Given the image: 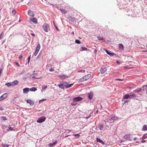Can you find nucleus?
<instances>
[{
    "label": "nucleus",
    "mask_w": 147,
    "mask_h": 147,
    "mask_svg": "<svg viewBox=\"0 0 147 147\" xmlns=\"http://www.w3.org/2000/svg\"><path fill=\"white\" fill-rule=\"evenodd\" d=\"M28 15L34 17V14L33 12L29 10L28 12Z\"/></svg>",
    "instance_id": "6ab92c4d"
},
{
    "label": "nucleus",
    "mask_w": 147,
    "mask_h": 147,
    "mask_svg": "<svg viewBox=\"0 0 147 147\" xmlns=\"http://www.w3.org/2000/svg\"><path fill=\"white\" fill-rule=\"evenodd\" d=\"M4 110V108L2 107H1V106H0V110L1 111H3Z\"/></svg>",
    "instance_id": "4d7b16f0"
},
{
    "label": "nucleus",
    "mask_w": 147,
    "mask_h": 147,
    "mask_svg": "<svg viewBox=\"0 0 147 147\" xmlns=\"http://www.w3.org/2000/svg\"><path fill=\"white\" fill-rule=\"evenodd\" d=\"M116 62L118 65H119L121 63L119 61H117Z\"/></svg>",
    "instance_id": "13d9d810"
},
{
    "label": "nucleus",
    "mask_w": 147,
    "mask_h": 147,
    "mask_svg": "<svg viewBox=\"0 0 147 147\" xmlns=\"http://www.w3.org/2000/svg\"><path fill=\"white\" fill-rule=\"evenodd\" d=\"M4 33L3 32H2L0 34V40L2 38L3 36Z\"/></svg>",
    "instance_id": "a19ab883"
},
{
    "label": "nucleus",
    "mask_w": 147,
    "mask_h": 147,
    "mask_svg": "<svg viewBox=\"0 0 147 147\" xmlns=\"http://www.w3.org/2000/svg\"><path fill=\"white\" fill-rule=\"evenodd\" d=\"M40 47V44H38L37 45V47H36V50L39 51Z\"/></svg>",
    "instance_id": "473e14b6"
},
{
    "label": "nucleus",
    "mask_w": 147,
    "mask_h": 147,
    "mask_svg": "<svg viewBox=\"0 0 147 147\" xmlns=\"http://www.w3.org/2000/svg\"><path fill=\"white\" fill-rule=\"evenodd\" d=\"M146 141L145 140H143L141 141V142L142 143H145L146 142Z\"/></svg>",
    "instance_id": "e2e57ef3"
},
{
    "label": "nucleus",
    "mask_w": 147,
    "mask_h": 147,
    "mask_svg": "<svg viewBox=\"0 0 147 147\" xmlns=\"http://www.w3.org/2000/svg\"><path fill=\"white\" fill-rule=\"evenodd\" d=\"M97 50L96 49H95L94 51V53H95L96 54L97 52Z\"/></svg>",
    "instance_id": "338daca9"
},
{
    "label": "nucleus",
    "mask_w": 147,
    "mask_h": 147,
    "mask_svg": "<svg viewBox=\"0 0 147 147\" xmlns=\"http://www.w3.org/2000/svg\"><path fill=\"white\" fill-rule=\"evenodd\" d=\"M147 137V134H145L142 136V138Z\"/></svg>",
    "instance_id": "864d4df0"
},
{
    "label": "nucleus",
    "mask_w": 147,
    "mask_h": 147,
    "mask_svg": "<svg viewBox=\"0 0 147 147\" xmlns=\"http://www.w3.org/2000/svg\"><path fill=\"white\" fill-rule=\"evenodd\" d=\"M85 71V70H81L79 71L80 72H84Z\"/></svg>",
    "instance_id": "69168bd1"
},
{
    "label": "nucleus",
    "mask_w": 147,
    "mask_h": 147,
    "mask_svg": "<svg viewBox=\"0 0 147 147\" xmlns=\"http://www.w3.org/2000/svg\"><path fill=\"white\" fill-rule=\"evenodd\" d=\"M5 85L9 87L11 86H12L11 83H7L5 84Z\"/></svg>",
    "instance_id": "e433bc0d"
},
{
    "label": "nucleus",
    "mask_w": 147,
    "mask_h": 147,
    "mask_svg": "<svg viewBox=\"0 0 147 147\" xmlns=\"http://www.w3.org/2000/svg\"><path fill=\"white\" fill-rule=\"evenodd\" d=\"M84 81H85V80H84V78L83 77L80 79V80L78 81V83H81Z\"/></svg>",
    "instance_id": "f704fd0d"
},
{
    "label": "nucleus",
    "mask_w": 147,
    "mask_h": 147,
    "mask_svg": "<svg viewBox=\"0 0 147 147\" xmlns=\"http://www.w3.org/2000/svg\"><path fill=\"white\" fill-rule=\"evenodd\" d=\"M58 76L62 80H64L66 78H68V76L65 75H59Z\"/></svg>",
    "instance_id": "9b49d317"
},
{
    "label": "nucleus",
    "mask_w": 147,
    "mask_h": 147,
    "mask_svg": "<svg viewBox=\"0 0 147 147\" xmlns=\"http://www.w3.org/2000/svg\"><path fill=\"white\" fill-rule=\"evenodd\" d=\"M107 69V65L102 66L100 69V72L101 74H104Z\"/></svg>",
    "instance_id": "7ed1b4c3"
},
{
    "label": "nucleus",
    "mask_w": 147,
    "mask_h": 147,
    "mask_svg": "<svg viewBox=\"0 0 147 147\" xmlns=\"http://www.w3.org/2000/svg\"><path fill=\"white\" fill-rule=\"evenodd\" d=\"M77 104V103H75H75H74H74H71V105L73 106H75Z\"/></svg>",
    "instance_id": "09e8293b"
},
{
    "label": "nucleus",
    "mask_w": 147,
    "mask_h": 147,
    "mask_svg": "<svg viewBox=\"0 0 147 147\" xmlns=\"http://www.w3.org/2000/svg\"><path fill=\"white\" fill-rule=\"evenodd\" d=\"M3 70L2 69H0V76L1 75Z\"/></svg>",
    "instance_id": "bf43d9fd"
},
{
    "label": "nucleus",
    "mask_w": 147,
    "mask_h": 147,
    "mask_svg": "<svg viewBox=\"0 0 147 147\" xmlns=\"http://www.w3.org/2000/svg\"><path fill=\"white\" fill-rule=\"evenodd\" d=\"M80 51H90L91 50L89 49H88L87 48L84 47H81L80 48Z\"/></svg>",
    "instance_id": "9d476101"
},
{
    "label": "nucleus",
    "mask_w": 147,
    "mask_h": 147,
    "mask_svg": "<svg viewBox=\"0 0 147 147\" xmlns=\"http://www.w3.org/2000/svg\"><path fill=\"white\" fill-rule=\"evenodd\" d=\"M42 28L45 32H48V29L49 27V25L47 24H44L43 25Z\"/></svg>",
    "instance_id": "39448f33"
},
{
    "label": "nucleus",
    "mask_w": 147,
    "mask_h": 147,
    "mask_svg": "<svg viewBox=\"0 0 147 147\" xmlns=\"http://www.w3.org/2000/svg\"><path fill=\"white\" fill-rule=\"evenodd\" d=\"M105 125L102 124L98 125V127L100 130H104L105 129V127H104Z\"/></svg>",
    "instance_id": "f3484780"
},
{
    "label": "nucleus",
    "mask_w": 147,
    "mask_h": 147,
    "mask_svg": "<svg viewBox=\"0 0 147 147\" xmlns=\"http://www.w3.org/2000/svg\"><path fill=\"white\" fill-rule=\"evenodd\" d=\"M58 86L59 88H61L62 89H64V87L65 86L64 85L63 83L59 84Z\"/></svg>",
    "instance_id": "393cba45"
},
{
    "label": "nucleus",
    "mask_w": 147,
    "mask_h": 147,
    "mask_svg": "<svg viewBox=\"0 0 147 147\" xmlns=\"http://www.w3.org/2000/svg\"><path fill=\"white\" fill-rule=\"evenodd\" d=\"M57 140H55L54 142L53 143H49L48 144V146L50 147H52V146H53L56 145V144H57Z\"/></svg>",
    "instance_id": "ddd939ff"
},
{
    "label": "nucleus",
    "mask_w": 147,
    "mask_h": 147,
    "mask_svg": "<svg viewBox=\"0 0 147 147\" xmlns=\"http://www.w3.org/2000/svg\"><path fill=\"white\" fill-rule=\"evenodd\" d=\"M46 100V99H41L39 100V103H40L41 102L45 101Z\"/></svg>",
    "instance_id": "3c124183"
},
{
    "label": "nucleus",
    "mask_w": 147,
    "mask_h": 147,
    "mask_svg": "<svg viewBox=\"0 0 147 147\" xmlns=\"http://www.w3.org/2000/svg\"><path fill=\"white\" fill-rule=\"evenodd\" d=\"M91 77V75L90 74H88L86 75L85 76L83 77L84 78V80H88Z\"/></svg>",
    "instance_id": "a211bd4d"
},
{
    "label": "nucleus",
    "mask_w": 147,
    "mask_h": 147,
    "mask_svg": "<svg viewBox=\"0 0 147 147\" xmlns=\"http://www.w3.org/2000/svg\"><path fill=\"white\" fill-rule=\"evenodd\" d=\"M37 90L36 88L35 87H33L31 88H30V90L32 92H35Z\"/></svg>",
    "instance_id": "cd10ccee"
},
{
    "label": "nucleus",
    "mask_w": 147,
    "mask_h": 147,
    "mask_svg": "<svg viewBox=\"0 0 147 147\" xmlns=\"http://www.w3.org/2000/svg\"><path fill=\"white\" fill-rule=\"evenodd\" d=\"M68 18L70 21L74 22L76 20V19L74 17H72L71 16H68Z\"/></svg>",
    "instance_id": "2eb2a0df"
},
{
    "label": "nucleus",
    "mask_w": 147,
    "mask_h": 147,
    "mask_svg": "<svg viewBox=\"0 0 147 147\" xmlns=\"http://www.w3.org/2000/svg\"><path fill=\"white\" fill-rule=\"evenodd\" d=\"M75 42L78 44H80L81 43V41L79 40L76 39L75 41Z\"/></svg>",
    "instance_id": "4c0bfd02"
},
{
    "label": "nucleus",
    "mask_w": 147,
    "mask_h": 147,
    "mask_svg": "<svg viewBox=\"0 0 147 147\" xmlns=\"http://www.w3.org/2000/svg\"><path fill=\"white\" fill-rule=\"evenodd\" d=\"M9 145L6 144H2V147H8Z\"/></svg>",
    "instance_id": "c9c22d12"
},
{
    "label": "nucleus",
    "mask_w": 147,
    "mask_h": 147,
    "mask_svg": "<svg viewBox=\"0 0 147 147\" xmlns=\"http://www.w3.org/2000/svg\"><path fill=\"white\" fill-rule=\"evenodd\" d=\"M98 38L99 40H103L104 39V38L100 36H98Z\"/></svg>",
    "instance_id": "ea45409f"
},
{
    "label": "nucleus",
    "mask_w": 147,
    "mask_h": 147,
    "mask_svg": "<svg viewBox=\"0 0 147 147\" xmlns=\"http://www.w3.org/2000/svg\"><path fill=\"white\" fill-rule=\"evenodd\" d=\"M123 8L125 11L127 13L126 14L128 16H131L132 17H135L136 16V13L134 10L131 9V8L128 6L123 7Z\"/></svg>",
    "instance_id": "f257e3e1"
},
{
    "label": "nucleus",
    "mask_w": 147,
    "mask_h": 147,
    "mask_svg": "<svg viewBox=\"0 0 147 147\" xmlns=\"http://www.w3.org/2000/svg\"><path fill=\"white\" fill-rule=\"evenodd\" d=\"M9 129L11 131H12L14 130L11 127H9Z\"/></svg>",
    "instance_id": "8fccbe9b"
},
{
    "label": "nucleus",
    "mask_w": 147,
    "mask_h": 147,
    "mask_svg": "<svg viewBox=\"0 0 147 147\" xmlns=\"http://www.w3.org/2000/svg\"><path fill=\"white\" fill-rule=\"evenodd\" d=\"M7 96V93H5L3 94L0 97V101H2L3 99L6 98Z\"/></svg>",
    "instance_id": "1a4fd4ad"
},
{
    "label": "nucleus",
    "mask_w": 147,
    "mask_h": 147,
    "mask_svg": "<svg viewBox=\"0 0 147 147\" xmlns=\"http://www.w3.org/2000/svg\"><path fill=\"white\" fill-rule=\"evenodd\" d=\"M142 91V88H138L137 89L134 90L133 91L134 92H137L139 93V92H141Z\"/></svg>",
    "instance_id": "5701e85b"
},
{
    "label": "nucleus",
    "mask_w": 147,
    "mask_h": 147,
    "mask_svg": "<svg viewBox=\"0 0 147 147\" xmlns=\"http://www.w3.org/2000/svg\"><path fill=\"white\" fill-rule=\"evenodd\" d=\"M12 86H14L19 84V82L17 80H15L11 82Z\"/></svg>",
    "instance_id": "f8f14e48"
},
{
    "label": "nucleus",
    "mask_w": 147,
    "mask_h": 147,
    "mask_svg": "<svg viewBox=\"0 0 147 147\" xmlns=\"http://www.w3.org/2000/svg\"><path fill=\"white\" fill-rule=\"evenodd\" d=\"M142 130L144 131H146L147 130V125H144L143 126L142 128Z\"/></svg>",
    "instance_id": "c756f323"
},
{
    "label": "nucleus",
    "mask_w": 147,
    "mask_h": 147,
    "mask_svg": "<svg viewBox=\"0 0 147 147\" xmlns=\"http://www.w3.org/2000/svg\"><path fill=\"white\" fill-rule=\"evenodd\" d=\"M104 50L110 56H113L114 55V53L111 51L107 49H105Z\"/></svg>",
    "instance_id": "423d86ee"
},
{
    "label": "nucleus",
    "mask_w": 147,
    "mask_h": 147,
    "mask_svg": "<svg viewBox=\"0 0 147 147\" xmlns=\"http://www.w3.org/2000/svg\"><path fill=\"white\" fill-rule=\"evenodd\" d=\"M91 116V113H90L88 116L86 117L85 118L86 119H88Z\"/></svg>",
    "instance_id": "de8ad7c7"
},
{
    "label": "nucleus",
    "mask_w": 147,
    "mask_h": 147,
    "mask_svg": "<svg viewBox=\"0 0 147 147\" xmlns=\"http://www.w3.org/2000/svg\"><path fill=\"white\" fill-rule=\"evenodd\" d=\"M130 98V95L128 94H126L123 96V98L125 99H127Z\"/></svg>",
    "instance_id": "2f4dec72"
},
{
    "label": "nucleus",
    "mask_w": 147,
    "mask_h": 147,
    "mask_svg": "<svg viewBox=\"0 0 147 147\" xmlns=\"http://www.w3.org/2000/svg\"><path fill=\"white\" fill-rule=\"evenodd\" d=\"M12 13L14 15H15L16 13V11L15 10H13L12 11Z\"/></svg>",
    "instance_id": "603ef678"
},
{
    "label": "nucleus",
    "mask_w": 147,
    "mask_h": 147,
    "mask_svg": "<svg viewBox=\"0 0 147 147\" xmlns=\"http://www.w3.org/2000/svg\"><path fill=\"white\" fill-rule=\"evenodd\" d=\"M96 141L97 142H99L100 143H101L102 144H104L105 143V142H104L102 140L98 138H96Z\"/></svg>",
    "instance_id": "4be33fe9"
},
{
    "label": "nucleus",
    "mask_w": 147,
    "mask_h": 147,
    "mask_svg": "<svg viewBox=\"0 0 147 147\" xmlns=\"http://www.w3.org/2000/svg\"><path fill=\"white\" fill-rule=\"evenodd\" d=\"M136 96L135 94L130 95V99L135 98H136Z\"/></svg>",
    "instance_id": "72a5a7b5"
},
{
    "label": "nucleus",
    "mask_w": 147,
    "mask_h": 147,
    "mask_svg": "<svg viewBox=\"0 0 147 147\" xmlns=\"http://www.w3.org/2000/svg\"><path fill=\"white\" fill-rule=\"evenodd\" d=\"M82 97L80 96H77L74 97L73 98L72 100L73 102L75 103L76 102L81 101L83 100Z\"/></svg>",
    "instance_id": "20e7f679"
},
{
    "label": "nucleus",
    "mask_w": 147,
    "mask_h": 147,
    "mask_svg": "<svg viewBox=\"0 0 147 147\" xmlns=\"http://www.w3.org/2000/svg\"><path fill=\"white\" fill-rule=\"evenodd\" d=\"M29 91H30V88H26L23 89V92L25 94H27Z\"/></svg>",
    "instance_id": "aec40b11"
},
{
    "label": "nucleus",
    "mask_w": 147,
    "mask_h": 147,
    "mask_svg": "<svg viewBox=\"0 0 147 147\" xmlns=\"http://www.w3.org/2000/svg\"><path fill=\"white\" fill-rule=\"evenodd\" d=\"M26 102L27 103L31 105H33L34 104L33 101L30 99L27 100Z\"/></svg>",
    "instance_id": "412c9836"
},
{
    "label": "nucleus",
    "mask_w": 147,
    "mask_h": 147,
    "mask_svg": "<svg viewBox=\"0 0 147 147\" xmlns=\"http://www.w3.org/2000/svg\"><path fill=\"white\" fill-rule=\"evenodd\" d=\"M118 119V117L115 115L111 117V118H108V120L110 121H114Z\"/></svg>",
    "instance_id": "0eeeda50"
},
{
    "label": "nucleus",
    "mask_w": 147,
    "mask_h": 147,
    "mask_svg": "<svg viewBox=\"0 0 147 147\" xmlns=\"http://www.w3.org/2000/svg\"><path fill=\"white\" fill-rule=\"evenodd\" d=\"M53 24H54V26H55V27L56 29V30H57L58 31H59V29L58 28L57 26L56 25L55 23V22L54 21L53 22Z\"/></svg>",
    "instance_id": "79ce46f5"
},
{
    "label": "nucleus",
    "mask_w": 147,
    "mask_h": 147,
    "mask_svg": "<svg viewBox=\"0 0 147 147\" xmlns=\"http://www.w3.org/2000/svg\"><path fill=\"white\" fill-rule=\"evenodd\" d=\"M146 88H147V87H146V86H144L142 88H142V90L144 91L145 90H146Z\"/></svg>",
    "instance_id": "37998d69"
},
{
    "label": "nucleus",
    "mask_w": 147,
    "mask_h": 147,
    "mask_svg": "<svg viewBox=\"0 0 147 147\" xmlns=\"http://www.w3.org/2000/svg\"><path fill=\"white\" fill-rule=\"evenodd\" d=\"M123 138L126 140L129 141H131V140L130 138V135L129 134L125 135L123 136Z\"/></svg>",
    "instance_id": "4468645a"
},
{
    "label": "nucleus",
    "mask_w": 147,
    "mask_h": 147,
    "mask_svg": "<svg viewBox=\"0 0 147 147\" xmlns=\"http://www.w3.org/2000/svg\"><path fill=\"white\" fill-rule=\"evenodd\" d=\"M119 48L120 50H123L124 47L122 44L120 43L119 44Z\"/></svg>",
    "instance_id": "a878e982"
},
{
    "label": "nucleus",
    "mask_w": 147,
    "mask_h": 147,
    "mask_svg": "<svg viewBox=\"0 0 147 147\" xmlns=\"http://www.w3.org/2000/svg\"><path fill=\"white\" fill-rule=\"evenodd\" d=\"M73 135L76 138H78L80 136V135L78 134H73Z\"/></svg>",
    "instance_id": "58836bf2"
},
{
    "label": "nucleus",
    "mask_w": 147,
    "mask_h": 147,
    "mask_svg": "<svg viewBox=\"0 0 147 147\" xmlns=\"http://www.w3.org/2000/svg\"><path fill=\"white\" fill-rule=\"evenodd\" d=\"M30 57H31V55H30L28 58L27 60H28V64H29V63L30 62Z\"/></svg>",
    "instance_id": "a18cd8bd"
},
{
    "label": "nucleus",
    "mask_w": 147,
    "mask_h": 147,
    "mask_svg": "<svg viewBox=\"0 0 147 147\" xmlns=\"http://www.w3.org/2000/svg\"><path fill=\"white\" fill-rule=\"evenodd\" d=\"M54 71V69L52 68H51L50 69H49V71Z\"/></svg>",
    "instance_id": "6e6d98bb"
},
{
    "label": "nucleus",
    "mask_w": 147,
    "mask_h": 147,
    "mask_svg": "<svg viewBox=\"0 0 147 147\" xmlns=\"http://www.w3.org/2000/svg\"><path fill=\"white\" fill-rule=\"evenodd\" d=\"M0 120L1 121H6L8 120L4 116H1V117Z\"/></svg>",
    "instance_id": "c85d7f7f"
},
{
    "label": "nucleus",
    "mask_w": 147,
    "mask_h": 147,
    "mask_svg": "<svg viewBox=\"0 0 147 147\" xmlns=\"http://www.w3.org/2000/svg\"><path fill=\"white\" fill-rule=\"evenodd\" d=\"M124 142L123 140H120L119 141V142L120 143H122L123 142Z\"/></svg>",
    "instance_id": "680f3d73"
},
{
    "label": "nucleus",
    "mask_w": 147,
    "mask_h": 147,
    "mask_svg": "<svg viewBox=\"0 0 147 147\" xmlns=\"http://www.w3.org/2000/svg\"><path fill=\"white\" fill-rule=\"evenodd\" d=\"M74 85V84H68L67 85H64L65 87L66 88H69L72 86Z\"/></svg>",
    "instance_id": "bb28decb"
},
{
    "label": "nucleus",
    "mask_w": 147,
    "mask_h": 147,
    "mask_svg": "<svg viewBox=\"0 0 147 147\" xmlns=\"http://www.w3.org/2000/svg\"><path fill=\"white\" fill-rule=\"evenodd\" d=\"M93 96V92L91 91L89 93H88V98L90 100L92 99Z\"/></svg>",
    "instance_id": "6e6552de"
},
{
    "label": "nucleus",
    "mask_w": 147,
    "mask_h": 147,
    "mask_svg": "<svg viewBox=\"0 0 147 147\" xmlns=\"http://www.w3.org/2000/svg\"><path fill=\"white\" fill-rule=\"evenodd\" d=\"M117 80L120 81H122L123 80V79H117Z\"/></svg>",
    "instance_id": "052dcab7"
},
{
    "label": "nucleus",
    "mask_w": 147,
    "mask_h": 147,
    "mask_svg": "<svg viewBox=\"0 0 147 147\" xmlns=\"http://www.w3.org/2000/svg\"><path fill=\"white\" fill-rule=\"evenodd\" d=\"M23 57V56L22 55H20L19 57V59H21Z\"/></svg>",
    "instance_id": "5fc2aeb1"
},
{
    "label": "nucleus",
    "mask_w": 147,
    "mask_h": 147,
    "mask_svg": "<svg viewBox=\"0 0 147 147\" xmlns=\"http://www.w3.org/2000/svg\"><path fill=\"white\" fill-rule=\"evenodd\" d=\"M5 40H4L2 41V45H3V44H4V43L5 42Z\"/></svg>",
    "instance_id": "774afa93"
},
{
    "label": "nucleus",
    "mask_w": 147,
    "mask_h": 147,
    "mask_svg": "<svg viewBox=\"0 0 147 147\" xmlns=\"http://www.w3.org/2000/svg\"><path fill=\"white\" fill-rule=\"evenodd\" d=\"M34 75H37V74L36 73H34L32 75V78H35L36 79H40L41 78L40 77H36Z\"/></svg>",
    "instance_id": "b1692460"
},
{
    "label": "nucleus",
    "mask_w": 147,
    "mask_h": 147,
    "mask_svg": "<svg viewBox=\"0 0 147 147\" xmlns=\"http://www.w3.org/2000/svg\"><path fill=\"white\" fill-rule=\"evenodd\" d=\"M46 119V117L44 116H43L39 118L36 121L38 123H41L45 121Z\"/></svg>",
    "instance_id": "f03ea898"
},
{
    "label": "nucleus",
    "mask_w": 147,
    "mask_h": 147,
    "mask_svg": "<svg viewBox=\"0 0 147 147\" xmlns=\"http://www.w3.org/2000/svg\"><path fill=\"white\" fill-rule=\"evenodd\" d=\"M31 35H32V36H34V37H35V34H34V33H31Z\"/></svg>",
    "instance_id": "0e129e2a"
},
{
    "label": "nucleus",
    "mask_w": 147,
    "mask_h": 147,
    "mask_svg": "<svg viewBox=\"0 0 147 147\" xmlns=\"http://www.w3.org/2000/svg\"><path fill=\"white\" fill-rule=\"evenodd\" d=\"M38 51H37L35 50V52H34V55L35 56H36L37 55V54L38 53Z\"/></svg>",
    "instance_id": "49530a36"
},
{
    "label": "nucleus",
    "mask_w": 147,
    "mask_h": 147,
    "mask_svg": "<svg viewBox=\"0 0 147 147\" xmlns=\"http://www.w3.org/2000/svg\"><path fill=\"white\" fill-rule=\"evenodd\" d=\"M30 20L35 24H37L38 23L37 22V19L35 17L33 18H30Z\"/></svg>",
    "instance_id": "dca6fc26"
},
{
    "label": "nucleus",
    "mask_w": 147,
    "mask_h": 147,
    "mask_svg": "<svg viewBox=\"0 0 147 147\" xmlns=\"http://www.w3.org/2000/svg\"><path fill=\"white\" fill-rule=\"evenodd\" d=\"M47 88V86L46 85H44L42 86V89L44 90Z\"/></svg>",
    "instance_id": "c03bdc74"
},
{
    "label": "nucleus",
    "mask_w": 147,
    "mask_h": 147,
    "mask_svg": "<svg viewBox=\"0 0 147 147\" xmlns=\"http://www.w3.org/2000/svg\"><path fill=\"white\" fill-rule=\"evenodd\" d=\"M60 10L63 14H65L66 12H67V10L65 9H62L61 8L60 9Z\"/></svg>",
    "instance_id": "7c9ffc66"
}]
</instances>
